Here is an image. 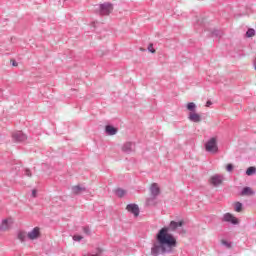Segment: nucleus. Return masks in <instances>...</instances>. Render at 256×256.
<instances>
[{
    "instance_id": "7c9ffc66",
    "label": "nucleus",
    "mask_w": 256,
    "mask_h": 256,
    "mask_svg": "<svg viewBox=\"0 0 256 256\" xmlns=\"http://www.w3.org/2000/svg\"><path fill=\"white\" fill-rule=\"evenodd\" d=\"M85 256H97V255H94V254H87Z\"/></svg>"
},
{
    "instance_id": "b1692460",
    "label": "nucleus",
    "mask_w": 256,
    "mask_h": 256,
    "mask_svg": "<svg viewBox=\"0 0 256 256\" xmlns=\"http://www.w3.org/2000/svg\"><path fill=\"white\" fill-rule=\"evenodd\" d=\"M83 239V236L75 235L73 236V241H81Z\"/></svg>"
},
{
    "instance_id": "6ab92c4d",
    "label": "nucleus",
    "mask_w": 256,
    "mask_h": 256,
    "mask_svg": "<svg viewBox=\"0 0 256 256\" xmlns=\"http://www.w3.org/2000/svg\"><path fill=\"white\" fill-rule=\"evenodd\" d=\"M196 105H195V103H193V102H189L188 104H187V109H188V111H192L191 113H193L194 111H195V109H196Z\"/></svg>"
},
{
    "instance_id": "ddd939ff",
    "label": "nucleus",
    "mask_w": 256,
    "mask_h": 256,
    "mask_svg": "<svg viewBox=\"0 0 256 256\" xmlns=\"http://www.w3.org/2000/svg\"><path fill=\"white\" fill-rule=\"evenodd\" d=\"M241 195L250 197L251 195H255V192L253 191V189H251V187H245L242 190V194Z\"/></svg>"
},
{
    "instance_id": "f03ea898",
    "label": "nucleus",
    "mask_w": 256,
    "mask_h": 256,
    "mask_svg": "<svg viewBox=\"0 0 256 256\" xmlns=\"http://www.w3.org/2000/svg\"><path fill=\"white\" fill-rule=\"evenodd\" d=\"M206 151H208L209 153H217V140H215V138L210 139L206 145Z\"/></svg>"
},
{
    "instance_id": "c756f323",
    "label": "nucleus",
    "mask_w": 256,
    "mask_h": 256,
    "mask_svg": "<svg viewBox=\"0 0 256 256\" xmlns=\"http://www.w3.org/2000/svg\"><path fill=\"white\" fill-rule=\"evenodd\" d=\"M26 175H27L28 177H31V171L26 170Z\"/></svg>"
},
{
    "instance_id": "f257e3e1",
    "label": "nucleus",
    "mask_w": 256,
    "mask_h": 256,
    "mask_svg": "<svg viewBox=\"0 0 256 256\" xmlns=\"http://www.w3.org/2000/svg\"><path fill=\"white\" fill-rule=\"evenodd\" d=\"M178 227H183V221H171L169 228L164 227L159 230L151 248V254L153 256L171 253V251L177 247V239H175V236L169 233V229L171 231H175V229H178Z\"/></svg>"
},
{
    "instance_id": "cd10ccee",
    "label": "nucleus",
    "mask_w": 256,
    "mask_h": 256,
    "mask_svg": "<svg viewBox=\"0 0 256 256\" xmlns=\"http://www.w3.org/2000/svg\"><path fill=\"white\" fill-rule=\"evenodd\" d=\"M211 105H213V102H211V101L206 102V107H211Z\"/></svg>"
},
{
    "instance_id": "6e6552de",
    "label": "nucleus",
    "mask_w": 256,
    "mask_h": 256,
    "mask_svg": "<svg viewBox=\"0 0 256 256\" xmlns=\"http://www.w3.org/2000/svg\"><path fill=\"white\" fill-rule=\"evenodd\" d=\"M210 183L214 187H218V185H221L223 183V177L219 175H214L210 178Z\"/></svg>"
},
{
    "instance_id": "393cba45",
    "label": "nucleus",
    "mask_w": 256,
    "mask_h": 256,
    "mask_svg": "<svg viewBox=\"0 0 256 256\" xmlns=\"http://www.w3.org/2000/svg\"><path fill=\"white\" fill-rule=\"evenodd\" d=\"M226 171H229V172L233 171V164H227Z\"/></svg>"
},
{
    "instance_id": "4468645a",
    "label": "nucleus",
    "mask_w": 256,
    "mask_h": 256,
    "mask_svg": "<svg viewBox=\"0 0 256 256\" xmlns=\"http://www.w3.org/2000/svg\"><path fill=\"white\" fill-rule=\"evenodd\" d=\"M114 193L117 197H125V195H127V191L121 188H117L116 190H114Z\"/></svg>"
},
{
    "instance_id": "2eb2a0df",
    "label": "nucleus",
    "mask_w": 256,
    "mask_h": 256,
    "mask_svg": "<svg viewBox=\"0 0 256 256\" xmlns=\"http://www.w3.org/2000/svg\"><path fill=\"white\" fill-rule=\"evenodd\" d=\"M106 133H108V135H115L117 133V129L113 126H106Z\"/></svg>"
},
{
    "instance_id": "20e7f679",
    "label": "nucleus",
    "mask_w": 256,
    "mask_h": 256,
    "mask_svg": "<svg viewBox=\"0 0 256 256\" xmlns=\"http://www.w3.org/2000/svg\"><path fill=\"white\" fill-rule=\"evenodd\" d=\"M27 237L31 241H35V239H39V237H41V231L39 230V227H35L32 231H30L27 234Z\"/></svg>"
},
{
    "instance_id": "dca6fc26",
    "label": "nucleus",
    "mask_w": 256,
    "mask_h": 256,
    "mask_svg": "<svg viewBox=\"0 0 256 256\" xmlns=\"http://www.w3.org/2000/svg\"><path fill=\"white\" fill-rule=\"evenodd\" d=\"M18 239L23 243L27 239V232L20 231L18 233Z\"/></svg>"
},
{
    "instance_id": "7ed1b4c3",
    "label": "nucleus",
    "mask_w": 256,
    "mask_h": 256,
    "mask_svg": "<svg viewBox=\"0 0 256 256\" xmlns=\"http://www.w3.org/2000/svg\"><path fill=\"white\" fill-rule=\"evenodd\" d=\"M110 13H113V5L110 3L100 5V15H109Z\"/></svg>"
},
{
    "instance_id": "c85d7f7f",
    "label": "nucleus",
    "mask_w": 256,
    "mask_h": 256,
    "mask_svg": "<svg viewBox=\"0 0 256 256\" xmlns=\"http://www.w3.org/2000/svg\"><path fill=\"white\" fill-rule=\"evenodd\" d=\"M32 197H37V190L32 191Z\"/></svg>"
},
{
    "instance_id": "a878e982",
    "label": "nucleus",
    "mask_w": 256,
    "mask_h": 256,
    "mask_svg": "<svg viewBox=\"0 0 256 256\" xmlns=\"http://www.w3.org/2000/svg\"><path fill=\"white\" fill-rule=\"evenodd\" d=\"M83 232L86 233V235H90L91 230L89 229V227H85V228L83 229Z\"/></svg>"
},
{
    "instance_id": "1a4fd4ad",
    "label": "nucleus",
    "mask_w": 256,
    "mask_h": 256,
    "mask_svg": "<svg viewBox=\"0 0 256 256\" xmlns=\"http://www.w3.org/2000/svg\"><path fill=\"white\" fill-rule=\"evenodd\" d=\"M150 193H151L153 199H155V197H157V195H159L161 193V190L159 189V185H157V183H154L151 185Z\"/></svg>"
},
{
    "instance_id": "39448f33",
    "label": "nucleus",
    "mask_w": 256,
    "mask_h": 256,
    "mask_svg": "<svg viewBox=\"0 0 256 256\" xmlns=\"http://www.w3.org/2000/svg\"><path fill=\"white\" fill-rule=\"evenodd\" d=\"M223 221L226 223H232V225H237L239 223V219L234 217L231 213L224 214Z\"/></svg>"
},
{
    "instance_id": "423d86ee",
    "label": "nucleus",
    "mask_w": 256,
    "mask_h": 256,
    "mask_svg": "<svg viewBox=\"0 0 256 256\" xmlns=\"http://www.w3.org/2000/svg\"><path fill=\"white\" fill-rule=\"evenodd\" d=\"M13 139L15 141H18V143H23V141H27V135H25L23 132L21 131H18V132H15L13 135H12Z\"/></svg>"
},
{
    "instance_id": "f8f14e48",
    "label": "nucleus",
    "mask_w": 256,
    "mask_h": 256,
    "mask_svg": "<svg viewBox=\"0 0 256 256\" xmlns=\"http://www.w3.org/2000/svg\"><path fill=\"white\" fill-rule=\"evenodd\" d=\"M85 191V187H81L79 185L72 187V193L73 195H79L80 193H83Z\"/></svg>"
},
{
    "instance_id": "412c9836",
    "label": "nucleus",
    "mask_w": 256,
    "mask_h": 256,
    "mask_svg": "<svg viewBox=\"0 0 256 256\" xmlns=\"http://www.w3.org/2000/svg\"><path fill=\"white\" fill-rule=\"evenodd\" d=\"M221 245H224V247H227V249H231V243H229L227 240H221Z\"/></svg>"
},
{
    "instance_id": "aec40b11",
    "label": "nucleus",
    "mask_w": 256,
    "mask_h": 256,
    "mask_svg": "<svg viewBox=\"0 0 256 256\" xmlns=\"http://www.w3.org/2000/svg\"><path fill=\"white\" fill-rule=\"evenodd\" d=\"M131 147H133V144H131L130 142H127L123 146V151H131Z\"/></svg>"
},
{
    "instance_id": "0eeeda50",
    "label": "nucleus",
    "mask_w": 256,
    "mask_h": 256,
    "mask_svg": "<svg viewBox=\"0 0 256 256\" xmlns=\"http://www.w3.org/2000/svg\"><path fill=\"white\" fill-rule=\"evenodd\" d=\"M126 209L129 213L134 214V217H139V206L137 204H128Z\"/></svg>"
},
{
    "instance_id": "9b49d317",
    "label": "nucleus",
    "mask_w": 256,
    "mask_h": 256,
    "mask_svg": "<svg viewBox=\"0 0 256 256\" xmlns=\"http://www.w3.org/2000/svg\"><path fill=\"white\" fill-rule=\"evenodd\" d=\"M9 227H11V220L5 219L2 221V223L0 225V230L7 231V229H9Z\"/></svg>"
},
{
    "instance_id": "4be33fe9",
    "label": "nucleus",
    "mask_w": 256,
    "mask_h": 256,
    "mask_svg": "<svg viewBox=\"0 0 256 256\" xmlns=\"http://www.w3.org/2000/svg\"><path fill=\"white\" fill-rule=\"evenodd\" d=\"M247 37H255V29H249L246 32Z\"/></svg>"
},
{
    "instance_id": "5701e85b",
    "label": "nucleus",
    "mask_w": 256,
    "mask_h": 256,
    "mask_svg": "<svg viewBox=\"0 0 256 256\" xmlns=\"http://www.w3.org/2000/svg\"><path fill=\"white\" fill-rule=\"evenodd\" d=\"M148 51L150 52V53H155L156 51H155V48H153V44H149L148 45Z\"/></svg>"
},
{
    "instance_id": "9d476101",
    "label": "nucleus",
    "mask_w": 256,
    "mask_h": 256,
    "mask_svg": "<svg viewBox=\"0 0 256 256\" xmlns=\"http://www.w3.org/2000/svg\"><path fill=\"white\" fill-rule=\"evenodd\" d=\"M188 119L194 123H199L201 121V115L197 112H190Z\"/></svg>"
},
{
    "instance_id": "bb28decb",
    "label": "nucleus",
    "mask_w": 256,
    "mask_h": 256,
    "mask_svg": "<svg viewBox=\"0 0 256 256\" xmlns=\"http://www.w3.org/2000/svg\"><path fill=\"white\" fill-rule=\"evenodd\" d=\"M11 63H12V65H13V67H17V61H15V60H11Z\"/></svg>"
},
{
    "instance_id": "a211bd4d",
    "label": "nucleus",
    "mask_w": 256,
    "mask_h": 256,
    "mask_svg": "<svg viewBox=\"0 0 256 256\" xmlns=\"http://www.w3.org/2000/svg\"><path fill=\"white\" fill-rule=\"evenodd\" d=\"M234 205H235V211L237 213H241V211H243V204H241L240 202H236Z\"/></svg>"
},
{
    "instance_id": "f3484780",
    "label": "nucleus",
    "mask_w": 256,
    "mask_h": 256,
    "mask_svg": "<svg viewBox=\"0 0 256 256\" xmlns=\"http://www.w3.org/2000/svg\"><path fill=\"white\" fill-rule=\"evenodd\" d=\"M255 173H256V168L253 167V166L249 167V168L246 170V175H248V176L255 175Z\"/></svg>"
}]
</instances>
